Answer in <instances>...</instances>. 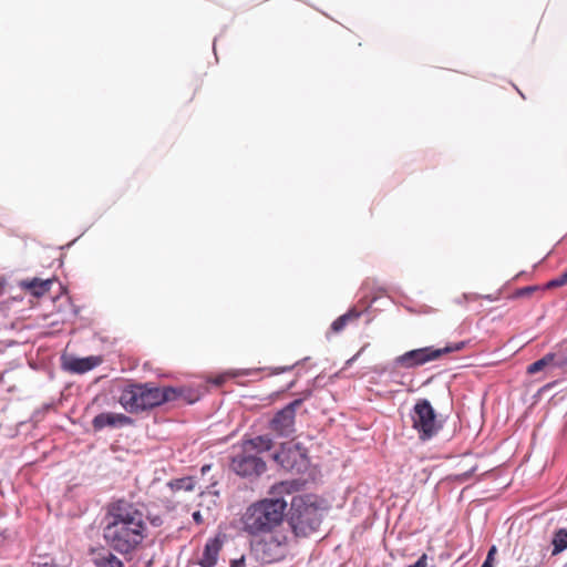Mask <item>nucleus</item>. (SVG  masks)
<instances>
[{"instance_id": "1", "label": "nucleus", "mask_w": 567, "mask_h": 567, "mask_svg": "<svg viewBox=\"0 0 567 567\" xmlns=\"http://www.w3.org/2000/svg\"><path fill=\"white\" fill-rule=\"evenodd\" d=\"M103 538L121 555L134 553L147 536L146 516L141 505L118 499L107 506Z\"/></svg>"}, {"instance_id": "2", "label": "nucleus", "mask_w": 567, "mask_h": 567, "mask_svg": "<svg viewBox=\"0 0 567 567\" xmlns=\"http://www.w3.org/2000/svg\"><path fill=\"white\" fill-rule=\"evenodd\" d=\"M299 487L297 481H282L270 489L271 497L261 499L248 506L241 517L243 530L249 535H260L272 532L279 526L285 516L287 501Z\"/></svg>"}, {"instance_id": "3", "label": "nucleus", "mask_w": 567, "mask_h": 567, "mask_svg": "<svg viewBox=\"0 0 567 567\" xmlns=\"http://www.w3.org/2000/svg\"><path fill=\"white\" fill-rule=\"evenodd\" d=\"M183 393L181 388H158L148 384L126 386L120 396V403L130 413L148 410L165 402L177 400Z\"/></svg>"}, {"instance_id": "4", "label": "nucleus", "mask_w": 567, "mask_h": 567, "mask_svg": "<svg viewBox=\"0 0 567 567\" xmlns=\"http://www.w3.org/2000/svg\"><path fill=\"white\" fill-rule=\"evenodd\" d=\"M323 517L322 511L310 496H296L291 501L289 525L298 537H308L317 532Z\"/></svg>"}, {"instance_id": "5", "label": "nucleus", "mask_w": 567, "mask_h": 567, "mask_svg": "<svg viewBox=\"0 0 567 567\" xmlns=\"http://www.w3.org/2000/svg\"><path fill=\"white\" fill-rule=\"evenodd\" d=\"M467 341H457L447 343L442 348L424 347L420 349L410 350L395 359V364L411 369L423 365L427 362L437 360L444 354L461 351L465 348Z\"/></svg>"}, {"instance_id": "6", "label": "nucleus", "mask_w": 567, "mask_h": 567, "mask_svg": "<svg viewBox=\"0 0 567 567\" xmlns=\"http://www.w3.org/2000/svg\"><path fill=\"white\" fill-rule=\"evenodd\" d=\"M412 427L417 432L421 441H429L441 430L442 424L436 412L426 399H420L411 411Z\"/></svg>"}, {"instance_id": "7", "label": "nucleus", "mask_w": 567, "mask_h": 567, "mask_svg": "<svg viewBox=\"0 0 567 567\" xmlns=\"http://www.w3.org/2000/svg\"><path fill=\"white\" fill-rule=\"evenodd\" d=\"M230 468L240 477L255 480L266 472L267 466L259 455L241 447L233 455Z\"/></svg>"}, {"instance_id": "8", "label": "nucleus", "mask_w": 567, "mask_h": 567, "mask_svg": "<svg viewBox=\"0 0 567 567\" xmlns=\"http://www.w3.org/2000/svg\"><path fill=\"white\" fill-rule=\"evenodd\" d=\"M305 398L296 399L278 411L270 422V427L278 435L288 437L295 433V417L297 409Z\"/></svg>"}, {"instance_id": "9", "label": "nucleus", "mask_w": 567, "mask_h": 567, "mask_svg": "<svg viewBox=\"0 0 567 567\" xmlns=\"http://www.w3.org/2000/svg\"><path fill=\"white\" fill-rule=\"evenodd\" d=\"M100 355H90L85 358H76L73 355H62V367L72 373L82 374L93 370L102 363Z\"/></svg>"}, {"instance_id": "10", "label": "nucleus", "mask_w": 567, "mask_h": 567, "mask_svg": "<svg viewBox=\"0 0 567 567\" xmlns=\"http://www.w3.org/2000/svg\"><path fill=\"white\" fill-rule=\"evenodd\" d=\"M53 285H58L59 289H63L62 284L55 278L41 279L38 277L24 279L19 282L21 289L30 296L40 298L49 292Z\"/></svg>"}, {"instance_id": "11", "label": "nucleus", "mask_w": 567, "mask_h": 567, "mask_svg": "<svg viewBox=\"0 0 567 567\" xmlns=\"http://www.w3.org/2000/svg\"><path fill=\"white\" fill-rule=\"evenodd\" d=\"M377 303L391 305L392 302L388 297H374L368 305H354L336 319H359L362 315L375 317Z\"/></svg>"}, {"instance_id": "12", "label": "nucleus", "mask_w": 567, "mask_h": 567, "mask_svg": "<svg viewBox=\"0 0 567 567\" xmlns=\"http://www.w3.org/2000/svg\"><path fill=\"white\" fill-rule=\"evenodd\" d=\"M112 548H96L91 551V560L95 567H123V561L112 551Z\"/></svg>"}, {"instance_id": "13", "label": "nucleus", "mask_w": 567, "mask_h": 567, "mask_svg": "<svg viewBox=\"0 0 567 567\" xmlns=\"http://www.w3.org/2000/svg\"><path fill=\"white\" fill-rule=\"evenodd\" d=\"M131 417L120 413H100L93 419V427L95 430H102L106 426L118 427L126 424H131Z\"/></svg>"}, {"instance_id": "14", "label": "nucleus", "mask_w": 567, "mask_h": 567, "mask_svg": "<svg viewBox=\"0 0 567 567\" xmlns=\"http://www.w3.org/2000/svg\"><path fill=\"white\" fill-rule=\"evenodd\" d=\"M221 549V542L218 538L208 539L204 546L203 555L198 559L200 567H214L217 564Z\"/></svg>"}, {"instance_id": "15", "label": "nucleus", "mask_w": 567, "mask_h": 567, "mask_svg": "<svg viewBox=\"0 0 567 567\" xmlns=\"http://www.w3.org/2000/svg\"><path fill=\"white\" fill-rule=\"evenodd\" d=\"M546 368L555 369L557 368V355L556 352L547 353L542 359L535 361L534 363L529 364L527 368L528 373L535 374Z\"/></svg>"}, {"instance_id": "16", "label": "nucleus", "mask_w": 567, "mask_h": 567, "mask_svg": "<svg viewBox=\"0 0 567 567\" xmlns=\"http://www.w3.org/2000/svg\"><path fill=\"white\" fill-rule=\"evenodd\" d=\"M272 442L267 436H257L255 439L248 440L244 442L243 449L251 451V453H256L257 455L260 452L269 451L271 449Z\"/></svg>"}, {"instance_id": "17", "label": "nucleus", "mask_w": 567, "mask_h": 567, "mask_svg": "<svg viewBox=\"0 0 567 567\" xmlns=\"http://www.w3.org/2000/svg\"><path fill=\"white\" fill-rule=\"evenodd\" d=\"M553 551L551 555H558L565 549H567V529L566 528H559L555 532L553 539Z\"/></svg>"}, {"instance_id": "18", "label": "nucleus", "mask_w": 567, "mask_h": 567, "mask_svg": "<svg viewBox=\"0 0 567 567\" xmlns=\"http://www.w3.org/2000/svg\"><path fill=\"white\" fill-rule=\"evenodd\" d=\"M171 487L174 491L190 492L195 488V480L193 477L178 478L171 483Z\"/></svg>"}, {"instance_id": "19", "label": "nucleus", "mask_w": 567, "mask_h": 567, "mask_svg": "<svg viewBox=\"0 0 567 567\" xmlns=\"http://www.w3.org/2000/svg\"><path fill=\"white\" fill-rule=\"evenodd\" d=\"M557 368L567 371V340L556 351Z\"/></svg>"}, {"instance_id": "20", "label": "nucleus", "mask_w": 567, "mask_h": 567, "mask_svg": "<svg viewBox=\"0 0 567 567\" xmlns=\"http://www.w3.org/2000/svg\"><path fill=\"white\" fill-rule=\"evenodd\" d=\"M251 373L250 370H231L226 372L225 374L218 375L213 380L215 385H221L227 377H238V375H249Z\"/></svg>"}, {"instance_id": "21", "label": "nucleus", "mask_w": 567, "mask_h": 567, "mask_svg": "<svg viewBox=\"0 0 567 567\" xmlns=\"http://www.w3.org/2000/svg\"><path fill=\"white\" fill-rule=\"evenodd\" d=\"M564 285H567V269L558 277L549 280L546 284V288L551 289V288L561 287Z\"/></svg>"}, {"instance_id": "22", "label": "nucleus", "mask_w": 567, "mask_h": 567, "mask_svg": "<svg viewBox=\"0 0 567 567\" xmlns=\"http://www.w3.org/2000/svg\"><path fill=\"white\" fill-rule=\"evenodd\" d=\"M347 321H333L330 331L327 332V338L330 339L331 333H339L346 328Z\"/></svg>"}, {"instance_id": "23", "label": "nucleus", "mask_w": 567, "mask_h": 567, "mask_svg": "<svg viewBox=\"0 0 567 567\" xmlns=\"http://www.w3.org/2000/svg\"><path fill=\"white\" fill-rule=\"evenodd\" d=\"M536 290H538V286H527L518 289L516 295L518 297H525L532 295Z\"/></svg>"}, {"instance_id": "24", "label": "nucleus", "mask_w": 567, "mask_h": 567, "mask_svg": "<svg viewBox=\"0 0 567 567\" xmlns=\"http://www.w3.org/2000/svg\"><path fill=\"white\" fill-rule=\"evenodd\" d=\"M427 560H429L427 555L422 554L414 564L409 565L408 567H427Z\"/></svg>"}, {"instance_id": "25", "label": "nucleus", "mask_w": 567, "mask_h": 567, "mask_svg": "<svg viewBox=\"0 0 567 567\" xmlns=\"http://www.w3.org/2000/svg\"><path fill=\"white\" fill-rule=\"evenodd\" d=\"M285 540H286L285 536H282L281 538L271 537L270 542L266 543L265 546L269 545V546H274L275 548H280L284 545Z\"/></svg>"}, {"instance_id": "26", "label": "nucleus", "mask_w": 567, "mask_h": 567, "mask_svg": "<svg viewBox=\"0 0 567 567\" xmlns=\"http://www.w3.org/2000/svg\"><path fill=\"white\" fill-rule=\"evenodd\" d=\"M474 471H475V467H472L470 471L458 474L457 480H460L462 482L466 481L474 473Z\"/></svg>"}, {"instance_id": "27", "label": "nucleus", "mask_w": 567, "mask_h": 567, "mask_svg": "<svg viewBox=\"0 0 567 567\" xmlns=\"http://www.w3.org/2000/svg\"><path fill=\"white\" fill-rule=\"evenodd\" d=\"M293 368V365H287V367H280V368H275L272 370V374H279V373H282V372H286V371H289Z\"/></svg>"}, {"instance_id": "28", "label": "nucleus", "mask_w": 567, "mask_h": 567, "mask_svg": "<svg viewBox=\"0 0 567 567\" xmlns=\"http://www.w3.org/2000/svg\"><path fill=\"white\" fill-rule=\"evenodd\" d=\"M285 457H286V453L282 452V453H279L275 456L276 461L279 462L284 467H288L289 465L288 464H285Z\"/></svg>"}, {"instance_id": "29", "label": "nucleus", "mask_w": 567, "mask_h": 567, "mask_svg": "<svg viewBox=\"0 0 567 567\" xmlns=\"http://www.w3.org/2000/svg\"><path fill=\"white\" fill-rule=\"evenodd\" d=\"M496 554V547L492 546L491 549L487 553L485 561L492 563L494 559V555Z\"/></svg>"}, {"instance_id": "30", "label": "nucleus", "mask_w": 567, "mask_h": 567, "mask_svg": "<svg viewBox=\"0 0 567 567\" xmlns=\"http://www.w3.org/2000/svg\"><path fill=\"white\" fill-rule=\"evenodd\" d=\"M192 516H193L194 522L197 524H202L204 520L199 511L194 512Z\"/></svg>"}, {"instance_id": "31", "label": "nucleus", "mask_w": 567, "mask_h": 567, "mask_svg": "<svg viewBox=\"0 0 567 567\" xmlns=\"http://www.w3.org/2000/svg\"><path fill=\"white\" fill-rule=\"evenodd\" d=\"M364 350V347L357 353L354 354L352 358H350L347 362H346V365L347 367H350L357 359L358 357L362 353V351Z\"/></svg>"}, {"instance_id": "32", "label": "nucleus", "mask_w": 567, "mask_h": 567, "mask_svg": "<svg viewBox=\"0 0 567 567\" xmlns=\"http://www.w3.org/2000/svg\"><path fill=\"white\" fill-rule=\"evenodd\" d=\"M231 567H245V559H235L231 561Z\"/></svg>"}, {"instance_id": "33", "label": "nucleus", "mask_w": 567, "mask_h": 567, "mask_svg": "<svg viewBox=\"0 0 567 567\" xmlns=\"http://www.w3.org/2000/svg\"><path fill=\"white\" fill-rule=\"evenodd\" d=\"M32 566L33 567H53L52 564H49V563H44V564H41V563H32Z\"/></svg>"}, {"instance_id": "34", "label": "nucleus", "mask_w": 567, "mask_h": 567, "mask_svg": "<svg viewBox=\"0 0 567 567\" xmlns=\"http://www.w3.org/2000/svg\"><path fill=\"white\" fill-rule=\"evenodd\" d=\"M71 315L76 316L79 313V308L72 303H70Z\"/></svg>"}, {"instance_id": "35", "label": "nucleus", "mask_w": 567, "mask_h": 567, "mask_svg": "<svg viewBox=\"0 0 567 567\" xmlns=\"http://www.w3.org/2000/svg\"><path fill=\"white\" fill-rule=\"evenodd\" d=\"M462 298L465 299V300H473V299H476L477 296L476 295L464 293Z\"/></svg>"}, {"instance_id": "36", "label": "nucleus", "mask_w": 567, "mask_h": 567, "mask_svg": "<svg viewBox=\"0 0 567 567\" xmlns=\"http://www.w3.org/2000/svg\"><path fill=\"white\" fill-rule=\"evenodd\" d=\"M6 284H7L6 279H4V278H2V277H0V292H2V291H3V289H4V287H6Z\"/></svg>"}, {"instance_id": "37", "label": "nucleus", "mask_w": 567, "mask_h": 567, "mask_svg": "<svg viewBox=\"0 0 567 567\" xmlns=\"http://www.w3.org/2000/svg\"><path fill=\"white\" fill-rule=\"evenodd\" d=\"M161 523H162V522H161V518H159V517H155L154 519H152V524H153L154 526H159V525H161Z\"/></svg>"}, {"instance_id": "38", "label": "nucleus", "mask_w": 567, "mask_h": 567, "mask_svg": "<svg viewBox=\"0 0 567 567\" xmlns=\"http://www.w3.org/2000/svg\"><path fill=\"white\" fill-rule=\"evenodd\" d=\"M265 559H266L267 561H271V560L276 559V554H269V555H267V556L265 557Z\"/></svg>"}, {"instance_id": "39", "label": "nucleus", "mask_w": 567, "mask_h": 567, "mask_svg": "<svg viewBox=\"0 0 567 567\" xmlns=\"http://www.w3.org/2000/svg\"><path fill=\"white\" fill-rule=\"evenodd\" d=\"M210 470V466L209 465H205L202 467V472L205 473L206 471H209Z\"/></svg>"}, {"instance_id": "40", "label": "nucleus", "mask_w": 567, "mask_h": 567, "mask_svg": "<svg viewBox=\"0 0 567 567\" xmlns=\"http://www.w3.org/2000/svg\"><path fill=\"white\" fill-rule=\"evenodd\" d=\"M481 567H493V566H492V563L484 561Z\"/></svg>"}, {"instance_id": "41", "label": "nucleus", "mask_w": 567, "mask_h": 567, "mask_svg": "<svg viewBox=\"0 0 567 567\" xmlns=\"http://www.w3.org/2000/svg\"><path fill=\"white\" fill-rule=\"evenodd\" d=\"M61 299H62V297H61V296H56L55 298H54V297H52V300H53L54 302L60 301Z\"/></svg>"}, {"instance_id": "42", "label": "nucleus", "mask_w": 567, "mask_h": 567, "mask_svg": "<svg viewBox=\"0 0 567 567\" xmlns=\"http://www.w3.org/2000/svg\"><path fill=\"white\" fill-rule=\"evenodd\" d=\"M64 299H65L66 302H70V297L68 296V293H65Z\"/></svg>"}, {"instance_id": "43", "label": "nucleus", "mask_w": 567, "mask_h": 567, "mask_svg": "<svg viewBox=\"0 0 567 567\" xmlns=\"http://www.w3.org/2000/svg\"><path fill=\"white\" fill-rule=\"evenodd\" d=\"M295 382L292 381L289 385H288V389H291L293 386Z\"/></svg>"}, {"instance_id": "44", "label": "nucleus", "mask_w": 567, "mask_h": 567, "mask_svg": "<svg viewBox=\"0 0 567 567\" xmlns=\"http://www.w3.org/2000/svg\"><path fill=\"white\" fill-rule=\"evenodd\" d=\"M517 93H519V95H522L523 97H525V96H524V94H523V92H520V90H517Z\"/></svg>"}, {"instance_id": "45", "label": "nucleus", "mask_w": 567, "mask_h": 567, "mask_svg": "<svg viewBox=\"0 0 567 567\" xmlns=\"http://www.w3.org/2000/svg\"><path fill=\"white\" fill-rule=\"evenodd\" d=\"M517 93H519V95H522L523 97H525V96H524V94H523V92H520V90H517Z\"/></svg>"}, {"instance_id": "46", "label": "nucleus", "mask_w": 567, "mask_h": 567, "mask_svg": "<svg viewBox=\"0 0 567 567\" xmlns=\"http://www.w3.org/2000/svg\"><path fill=\"white\" fill-rule=\"evenodd\" d=\"M310 394H311V391H308L305 398L309 396Z\"/></svg>"}, {"instance_id": "47", "label": "nucleus", "mask_w": 567, "mask_h": 567, "mask_svg": "<svg viewBox=\"0 0 567 567\" xmlns=\"http://www.w3.org/2000/svg\"><path fill=\"white\" fill-rule=\"evenodd\" d=\"M497 317H498V316H493L491 319H492V320H495V319H497Z\"/></svg>"}]
</instances>
